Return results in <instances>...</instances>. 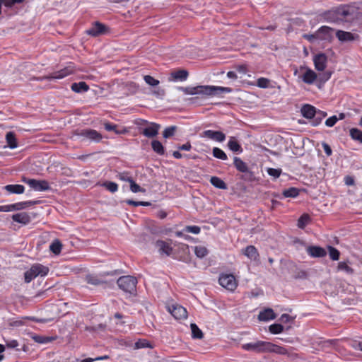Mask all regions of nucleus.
Instances as JSON below:
<instances>
[{
  "instance_id": "nucleus-1",
  "label": "nucleus",
  "mask_w": 362,
  "mask_h": 362,
  "mask_svg": "<svg viewBox=\"0 0 362 362\" xmlns=\"http://www.w3.org/2000/svg\"><path fill=\"white\" fill-rule=\"evenodd\" d=\"M358 13V8L354 5H343L335 9L325 11L321 14V17L327 22L338 23L351 21L357 17Z\"/></svg>"
},
{
  "instance_id": "nucleus-2",
  "label": "nucleus",
  "mask_w": 362,
  "mask_h": 362,
  "mask_svg": "<svg viewBox=\"0 0 362 362\" xmlns=\"http://www.w3.org/2000/svg\"><path fill=\"white\" fill-rule=\"evenodd\" d=\"M180 90L187 95H204L208 96L219 95L225 93H230L232 89L228 87L214 86H198L195 87H180Z\"/></svg>"
},
{
  "instance_id": "nucleus-3",
  "label": "nucleus",
  "mask_w": 362,
  "mask_h": 362,
  "mask_svg": "<svg viewBox=\"0 0 362 362\" xmlns=\"http://www.w3.org/2000/svg\"><path fill=\"white\" fill-rule=\"evenodd\" d=\"M49 271V268L46 266H44L41 264H34L28 271L25 272V282L30 283L32 280L38 276H45L48 274Z\"/></svg>"
},
{
  "instance_id": "nucleus-4",
  "label": "nucleus",
  "mask_w": 362,
  "mask_h": 362,
  "mask_svg": "<svg viewBox=\"0 0 362 362\" xmlns=\"http://www.w3.org/2000/svg\"><path fill=\"white\" fill-rule=\"evenodd\" d=\"M117 285L124 292L133 293L136 291L137 280L132 276H123L117 279Z\"/></svg>"
},
{
  "instance_id": "nucleus-5",
  "label": "nucleus",
  "mask_w": 362,
  "mask_h": 362,
  "mask_svg": "<svg viewBox=\"0 0 362 362\" xmlns=\"http://www.w3.org/2000/svg\"><path fill=\"white\" fill-rule=\"evenodd\" d=\"M75 134L81 138V141H88L90 142L98 143L103 139L100 133L91 129H78Z\"/></svg>"
},
{
  "instance_id": "nucleus-6",
  "label": "nucleus",
  "mask_w": 362,
  "mask_h": 362,
  "mask_svg": "<svg viewBox=\"0 0 362 362\" xmlns=\"http://www.w3.org/2000/svg\"><path fill=\"white\" fill-rule=\"evenodd\" d=\"M22 181L28 184L33 190L37 192H45L50 189V186L47 180H38L23 177Z\"/></svg>"
},
{
  "instance_id": "nucleus-7",
  "label": "nucleus",
  "mask_w": 362,
  "mask_h": 362,
  "mask_svg": "<svg viewBox=\"0 0 362 362\" xmlns=\"http://www.w3.org/2000/svg\"><path fill=\"white\" fill-rule=\"evenodd\" d=\"M268 341H257L244 344L242 348L245 351H254L256 353H267Z\"/></svg>"
},
{
  "instance_id": "nucleus-8",
  "label": "nucleus",
  "mask_w": 362,
  "mask_h": 362,
  "mask_svg": "<svg viewBox=\"0 0 362 362\" xmlns=\"http://www.w3.org/2000/svg\"><path fill=\"white\" fill-rule=\"evenodd\" d=\"M218 282L221 286L229 291H234L237 287L236 280L233 274H221Z\"/></svg>"
},
{
  "instance_id": "nucleus-9",
  "label": "nucleus",
  "mask_w": 362,
  "mask_h": 362,
  "mask_svg": "<svg viewBox=\"0 0 362 362\" xmlns=\"http://www.w3.org/2000/svg\"><path fill=\"white\" fill-rule=\"evenodd\" d=\"M316 35L319 41L331 42L334 37V29L328 26H321L316 31Z\"/></svg>"
},
{
  "instance_id": "nucleus-10",
  "label": "nucleus",
  "mask_w": 362,
  "mask_h": 362,
  "mask_svg": "<svg viewBox=\"0 0 362 362\" xmlns=\"http://www.w3.org/2000/svg\"><path fill=\"white\" fill-rule=\"evenodd\" d=\"M74 72V67L72 66H68L59 71L53 72L52 74L47 76L45 78L49 81L54 79H62L64 77L73 74Z\"/></svg>"
},
{
  "instance_id": "nucleus-11",
  "label": "nucleus",
  "mask_w": 362,
  "mask_h": 362,
  "mask_svg": "<svg viewBox=\"0 0 362 362\" xmlns=\"http://www.w3.org/2000/svg\"><path fill=\"white\" fill-rule=\"evenodd\" d=\"M201 137H206L211 140L222 142L226 139V135L222 132L205 130L201 134Z\"/></svg>"
},
{
  "instance_id": "nucleus-12",
  "label": "nucleus",
  "mask_w": 362,
  "mask_h": 362,
  "mask_svg": "<svg viewBox=\"0 0 362 362\" xmlns=\"http://www.w3.org/2000/svg\"><path fill=\"white\" fill-rule=\"evenodd\" d=\"M306 252L309 256L313 258L324 257L327 255L325 249L317 245L308 246L306 247Z\"/></svg>"
},
{
  "instance_id": "nucleus-13",
  "label": "nucleus",
  "mask_w": 362,
  "mask_h": 362,
  "mask_svg": "<svg viewBox=\"0 0 362 362\" xmlns=\"http://www.w3.org/2000/svg\"><path fill=\"white\" fill-rule=\"evenodd\" d=\"M313 62L317 71H324L327 66V57L324 53L317 54L314 57Z\"/></svg>"
},
{
  "instance_id": "nucleus-14",
  "label": "nucleus",
  "mask_w": 362,
  "mask_h": 362,
  "mask_svg": "<svg viewBox=\"0 0 362 362\" xmlns=\"http://www.w3.org/2000/svg\"><path fill=\"white\" fill-rule=\"evenodd\" d=\"M169 311L175 319L181 320L187 317V310L180 305H172L169 308Z\"/></svg>"
},
{
  "instance_id": "nucleus-15",
  "label": "nucleus",
  "mask_w": 362,
  "mask_h": 362,
  "mask_svg": "<svg viewBox=\"0 0 362 362\" xmlns=\"http://www.w3.org/2000/svg\"><path fill=\"white\" fill-rule=\"evenodd\" d=\"M106 31V26L99 22H95L90 28L87 30L86 33L90 36L97 37L103 35Z\"/></svg>"
},
{
  "instance_id": "nucleus-16",
  "label": "nucleus",
  "mask_w": 362,
  "mask_h": 362,
  "mask_svg": "<svg viewBox=\"0 0 362 362\" xmlns=\"http://www.w3.org/2000/svg\"><path fill=\"white\" fill-rule=\"evenodd\" d=\"M300 69L305 70L301 77L303 81L307 84H313L317 77L316 73L313 70L303 66L300 67Z\"/></svg>"
},
{
  "instance_id": "nucleus-17",
  "label": "nucleus",
  "mask_w": 362,
  "mask_h": 362,
  "mask_svg": "<svg viewBox=\"0 0 362 362\" xmlns=\"http://www.w3.org/2000/svg\"><path fill=\"white\" fill-rule=\"evenodd\" d=\"M160 127V126L156 123H151L148 127L144 128L141 133L148 138H153L158 134Z\"/></svg>"
},
{
  "instance_id": "nucleus-18",
  "label": "nucleus",
  "mask_w": 362,
  "mask_h": 362,
  "mask_svg": "<svg viewBox=\"0 0 362 362\" xmlns=\"http://www.w3.org/2000/svg\"><path fill=\"white\" fill-rule=\"evenodd\" d=\"M243 254L250 260L255 262L259 261V252L257 248L253 245L247 246L244 250Z\"/></svg>"
},
{
  "instance_id": "nucleus-19",
  "label": "nucleus",
  "mask_w": 362,
  "mask_h": 362,
  "mask_svg": "<svg viewBox=\"0 0 362 362\" xmlns=\"http://www.w3.org/2000/svg\"><path fill=\"white\" fill-rule=\"evenodd\" d=\"M336 36L341 42H351L355 40L358 37V35H355L350 32L343 30H337Z\"/></svg>"
},
{
  "instance_id": "nucleus-20",
  "label": "nucleus",
  "mask_w": 362,
  "mask_h": 362,
  "mask_svg": "<svg viewBox=\"0 0 362 362\" xmlns=\"http://www.w3.org/2000/svg\"><path fill=\"white\" fill-rule=\"evenodd\" d=\"M267 353H275L280 355H286L288 354V351L284 346H281L268 341Z\"/></svg>"
},
{
  "instance_id": "nucleus-21",
  "label": "nucleus",
  "mask_w": 362,
  "mask_h": 362,
  "mask_svg": "<svg viewBox=\"0 0 362 362\" xmlns=\"http://www.w3.org/2000/svg\"><path fill=\"white\" fill-rule=\"evenodd\" d=\"M12 219L13 221L22 223L23 225L28 224L31 221L30 216L25 212L13 214L12 216Z\"/></svg>"
},
{
  "instance_id": "nucleus-22",
  "label": "nucleus",
  "mask_w": 362,
  "mask_h": 362,
  "mask_svg": "<svg viewBox=\"0 0 362 362\" xmlns=\"http://www.w3.org/2000/svg\"><path fill=\"white\" fill-rule=\"evenodd\" d=\"M316 109L311 105H304L301 108V114L302 115L308 119H313L316 115Z\"/></svg>"
},
{
  "instance_id": "nucleus-23",
  "label": "nucleus",
  "mask_w": 362,
  "mask_h": 362,
  "mask_svg": "<svg viewBox=\"0 0 362 362\" xmlns=\"http://www.w3.org/2000/svg\"><path fill=\"white\" fill-rule=\"evenodd\" d=\"M156 246L159 249V252L162 254H165L168 256H170L172 253L173 248L172 247L163 240H158L156 242Z\"/></svg>"
},
{
  "instance_id": "nucleus-24",
  "label": "nucleus",
  "mask_w": 362,
  "mask_h": 362,
  "mask_svg": "<svg viewBox=\"0 0 362 362\" xmlns=\"http://www.w3.org/2000/svg\"><path fill=\"white\" fill-rule=\"evenodd\" d=\"M276 317V315L273 310L271 308L265 309L264 310L259 313L258 319L260 321H268L269 320H274Z\"/></svg>"
},
{
  "instance_id": "nucleus-25",
  "label": "nucleus",
  "mask_w": 362,
  "mask_h": 362,
  "mask_svg": "<svg viewBox=\"0 0 362 362\" xmlns=\"http://www.w3.org/2000/svg\"><path fill=\"white\" fill-rule=\"evenodd\" d=\"M6 141L8 146L11 149H14L18 147L17 139L13 132H8L6 133Z\"/></svg>"
},
{
  "instance_id": "nucleus-26",
  "label": "nucleus",
  "mask_w": 362,
  "mask_h": 362,
  "mask_svg": "<svg viewBox=\"0 0 362 362\" xmlns=\"http://www.w3.org/2000/svg\"><path fill=\"white\" fill-rule=\"evenodd\" d=\"M71 90H73L75 93H84L88 90L89 86L88 84L84 81H81L78 83H74L71 84Z\"/></svg>"
},
{
  "instance_id": "nucleus-27",
  "label": "nucleus",
  "mask_w": 362,
  "mask_h": 362,
  "mask_svg": "<svg viewBox=\"0 0 362 362\" xmlns=\"http://www.w3.org/2000/svg\"><path fill=\"white\" fill-rule=\"evenodd\" d=\"M4 189L10 194H23L25 190V187L22 185H7L4 187Z\"/></svg>"
},
{
  "instance_id": "nucleus-28",
  "label": "nucleus",
  "mask_w": 362,
  "mask_h": 362,
  "mask_svg": "<svg viewBox=\"0 0 362 362\" xmlns=\"http://www.w3.org/2000/svg\"><path fill=\"white\" fill-rule=\"evenodd\" d=\"M233 164L235 168L241 172V173H248L249 168L247 167V165L246 163H245L243 160H242L238 157H234L233 158Z\"/></svg>"
},
{
  "instance_id": "nucleus-29",
  "label": "nucleus",
  "mask_w": 362,
  "mask_h": 362,
  "mask_svg": "<svg viewBox=\"0 0 362 362\" xmlns=\"http://www.w3.org/2000/svg\"><path fill=\"white\" fill-rule=\"evenodd\" d=\"M30 337L34 340L35 342L44 344L52 341L54 338L52 337H47L43 335H39L35 334H31Z\"/></svg>"
},
{
  "instance_id": "nucleus-30",
  "label": "nucleus",
  "mask_w": 362,
  "mask_h": 362,
  "mask_svg": "<svg viewBox=\"0 0 362 362\" xmlns=\"http://www.w3.org/2000/svg\"><path fill=\"white\" fill-rule=\"evenodd\" d=\"M210 182L216 188H218L220 189H228V186L225 183V182L218 177H216V176L211 177L210 179Z\"/></svg>"
},
{
  "instance_id": "nucleus-31",
  "label": "nucleus",
  "mask_w": 362,
  "mask_h": 362,
  "mask_svg": "<svg viewBox=\"0 0 362 362\" xmlns=\"http://www.w3.org/2000/svg\"><path fill=\"white\" fill-rule=\"evenodd\" d=\"M151 147L153 151L158 155L163 156L165 154V148L161 142H160L159 141L153 140L151 141Z\"/></svg>"
},
{
  "instance_id": "nucleus-32",
  "label": "nucleus",
  "mask_w": 362,
  "mask_h": 362,
  "mask_svg": "<svg viewBox=\"0 0 362 362\" xmlns=\"http://www.w3.org/2000/svg\"><path fill=\"white\" fill-rule=\"evenodd\" d=\"M171 76L175 80H179V81H185L187 78L188 72L186 70L180 69V70L172 72Z\"/></svg>"
},
{
  "instance_id": "nucleus-33",
  "label": "nucleus",
  "mask_w": 362,
  "mask_h": 362,
  "mask_svg": "<svg viewBox=\"0 0 362 362\" xmlns=\"http://www.w3.org/2000/svg\"><path fill=\"white\" fill-rule=\"evenodd\" d=\"M337 271L344 272L346 274L352 275L354 273V269H352L347 262H340L337 265Z\"/></svg>"
},
{
  "instance_id": "nucleus-34",
  "label": "nucleus",
  "mask_w": 362,
  "mask_h": 362,
  "mask_svg": "<svg viewBox=\"0 0 362 362\" xmlns=\"http://www.w3.org/2000/svg\"><path fill=\"white\" fill-rule=\"evenodd\" d=\"M228 146L233 152L241 153L243 148L234 137H231L228 143Z\"/></svg>"
},
{
  "instance_id": "nucleus-35",
  "label": "nucleus",
  "mask_w": 362,
  "mask_h": 362,
  "mask_svg": "<svg viewBox=\"0 0 362 362\" xmlns=\"http://www.w3.org/2000/svg\"><path fill=\"white\" fill-rule=\"evenodd\" d=\"M299 189L292 187L284 189L282 192V194L284 197L295 198L299 195Z\"/></svg>"
},
{
  "instance_id": "nucleus-36",
  "label": "nucleus",
  "mask_w": 362,
  "mask_h": 362,
  "mask_svg": "<svg viewBox=\"0 0 362 362\" xmlns=\"http://www.w3.org/2000/svg\"><path fill=\"white\" fill-rule=\"evenodd\" d=\"M86 281L88 284L94 286H98L104 283L100 278L94 274H88L86 276Z\"/></svg>"
},
{
  "instance_id": "nucleus-37",
  "label": "nucleus",
  "mask_w": 362,
  "mask_h": 362,
  "mask_svg": "<svg viewBox=\"0 0 362 362\" xmlns=\"http://www.w3.org/2000/svg\"><path fill=\"white\" fill-rule=\"evenodd\" d=\"M190 327L192 331V337L193 339H201L203 338V332L196 324L192 323Z\"/></svg>"
},
{
  "instance_id": "nucleus-38",
  "label": "nucleus",
  "mask_w": 362,
  "mask_h": 362,
  "mask_svg": "<svg viewBox=\"0 0 362 362\" xmlns=\"http://www.w3.org/2000/svg\"><path fill=\"white\" fill-rule=\"evenodd\" d=\"M350 136L352 139L359 141L362 144V131L357 128L350 129Z\"/></svg>"
},
{
  "instance_id": "nucleus-39",
  "label": "nucleus",
  "mask_w": 362,
  "mask_h": 362,
  "mask_svg": "<svg viewBox=\"0 0 362 362\" xmlns=\"http://www.w3.org/2000/svg\"><path fill=\"white\" fill-rule=\"evenodd\" d=\"M62 245L58 240H54L49 245V250L55 255H59L61 252Z\"/></svg>"
},
{
  "instance_id": "nucleus-40",
  "label": "nucleus",
  "mask_w": 362,
  "mask_h": 362,
  "mask_svg": "<svg viewBox=\"0 0 362 362\" xmlns=\"http://www.w3.org/2000/svg\"><path fill=\"white\" fill-rule=\"evenodd\" d=\"M36 203V201L22 202L13 204V206H15V211H18L35 204Z\"/></svg>"
},
{
  "instance_id": "nucleus-41",
  "label": "nucleus",
  "mask_w": 362,
  "mask_h": 362,
  "mask_svg": "<svg viewBox=\"0 0 362 362\" xmlns=\"http://www.w3.org/2000/svg\"><path fill=\"white\" fill-rule=\"evenodd\" d=\"M194 253L197 257L203 258L208 254V250L205 247L198 245L194 247Z\"/></svg>"
},
{
  "instance_id": "nucleus-42",
  "label": "nucleus",
  "mask_w": 362,
  "mask_h": 362,
  "mask_svg": "<svg viewBox=\"0 0 362 362\" xmlns=\"http://www.w3.org/2000/svg\"><path fill=\"white\" fill-rule=\"evenodd\" d=\"M212 153H213V156L216 158L223 160L228 159V157H227V155L226 154V153L223 150H221V148H219L218 147H214L213 148Z\"/></svg>"
},
{
  "instance_id": "nucleus-43",
  "label": "nucleus",
  "mask_w": 362,
  "mask_h": 362,
  "mask_svg": "<svg viewBox=\"0 0 362 362\" xmlns=\"http://www.w3.org/2000/svg\"><path fill=\"white\" fill-rule=\"evenodd\" d=\"M101 186L105 187L108 191L114 193L118 190V185L117 183L111 181H106L101 184Z\"/></svg>"
},
{
  "instance_id": "nucleus-44",
  "label": "nucleus",
  "mask_w": 362,
  "mask_h": 362,
  "mask_svg": "<svg viewBox=\"0 0 362 362\" xmlns=\"http://www.w3.org/2000/svg\"><path fill=\"white\" fill-rule=\"evenodd\" d=\"M327 249L331 259L337 261L339 259L340 252L337 248L332 246H328Z\"/></svg>"
},
{
  "instance_id": "nucleus-45",
  "label": "nucleus",
  "mask_w": 362,
  "mask_h": 362,
  "mask_svg": "<svg viewBox=\"0 0 362 362\" xmlns=\"http://www.w3.org/2000/svg\"><path fill=\"white\" fill-rule=\"evenodd\" d=\"M326 116L327 113L325 112L322 110L317 111L315 117H313V126L318 125L321 122L322 118L325 117Z\"/></svg>"
},
{
  "instance_id": "nucleus-46",
  "label": "nucleus",
  "mask_w": 362,
  "mask_h": 362,
  "mask_svg": "<svg viewBox=\"0 0 362 362\" xmlns=\"http://www.w3.org/2000/svg\"><path fill=\"white\" fill-rule=\"evenodd\" d=\"M310 216L308 214L302 215L298 220V227L299 228H304L305 226L309 223Z\"/></svg>"
},
{
  "instance_id": "nucleus-47",
  "label": "nucleus",
  "mask_w": 362,
  "mask_h": 362,
  "mask_svg": "<svg viewBox=\"0 0 362 362\" xmlns=\"http://www.w3.org/2000/svg\"><path fill=\"white\" fill-rule=\"evenodd\" d=\"M269 330L274 334H280L284 331V327L281 324H273L269 326Z\"/></svg>"
},
{
  "instance_id": "nucleus-48",
  "label": "nucleus",
  "mask_w": 362,
  "mask_h": 362,
  "mask_svg": "<svg viewBox=\"0 0 362 362\" xmlns=\"http://www.w3.org/2000/svg\"><path fill=\"white\" fill-rule=\"evenodd\" d=\"M177 127L175 126H170L165 128L163 132V136L165 139L170 138L175 134Z\"/></svg>"
},
{
  "instance_id": "nucleus-49",
  "label": "nucleus",
  "mask_w": 362,
  "mask_h": 362,
  "mask_svg": "<svg viewBox=\"0 0 362 362\" xmlns=\"http://www.w3.org/2000/svg\"><path fill=\"white\" fill-rule=\"evenodd\" d=\"M267 172L269 175L273 177L274 179H276L279 177L282 173V170L280 168H268L267 169Z\"/></svg>"
},
{
  "instance_id": "nucleus-50",
  "label": "nucleus",
  "mask_w": 362,
  "mask_h": 362,
  "mask_svg": "<svg viewBox=\"0 0 362 362\" xmlns=\"http://www.w3.org/2000/svg\"><path fill=\"white\" fill-rule=\"evenodd\" d=\"M127 204L132 205L134 206H149L151 204L148 202H136L132 199H127L124 201Z\"/></svg>"
},
{
  "instance_id": "nucleus-51",
  "label": "nucleus",
  "mask_w": 362,
  "mask_h": 362,
  "mask_svg": "<svg viewBox=\"0 0 362 362\" xmlns=\"http://www.w3.org/2000/svg\"><path fill=\"white\" fill-rule=\"evenodd\" d=\"M144 79L145 81V82L151 86H156L159 84V81L154 78L153 76H150V75H146L144 76Z\"/></svg>"
},
{
  "instance_id": "nucleus-52",
  "label": "nucleus",
  "mask_w": 362,
  "mask_h": 362,
  "mask_svg": "<svg viewBox=\"0 0 362 362\" xmlns=\"http://www.w3.org/2000/svg\"><path fill=\"white\" fill-rule=\"evenodd\" d=\"M104 127H105V130H107V132L112 131V132H115L117 134H123L125 132V131H118L117 129L116 124H113L108 123V122L105 123Z\"/></svg>"
},
{
  "instance_id": "nucleus-53",
  "label": "nucleus",
  "mask_w": 362,
  "mask_h": 362,
  "mask_svg": "<svg viewBox=\"0 0 362 362\" xmlns=\"http://www.w3.org/2000/svg\"><path fill=\"white\" fill-rule=\"evenodd\" d=\"M130 189L134 193L146 192L145 189L141 187L133 180L130 182Z\"/></svg>"
},
{
  "instance_id": "nucleus-54",
  "label": "nucleus",
  "mask_w": 362,
  "mask_h": 362,
  "mask_svg": "<svg viewBox=\"0 0 362 362\" xmlns=\"http://www.w3.org/2000/svg\"><path fill=\"white\" fill-rule=\"evenodd\" d=\"M270 81L266 78H259L257 81V86L262 88H267L269 86Z\"/></svg>"
},
{
  "instance_id": "nucleus-55",
  "label": "nucleus",
  "mask_w": 362,
  "mask_h": 362,
  "mask_svg": "<svg viewBox=\"0 0 362 362\" xmlns=\"http://www.w3.org/2000/svg\"><path fill=\"white\" fill-rule=\"evenodd\" d=\"M135 347L136 349L148 348L151 347L150 343L146 339H139L135 343Z\"/></svg>"
},
{
  "instance_id": "nucleus-56",
  "label": "nucleus",
  "mask_w": 362,
  "mask_h": 362,
  "mask_svg": "<svg viewBox=\"0 0 362 362\" xmlns=\"http://www.w3.org/2000/svg\"><path fill=\"white\" fill-rule=\"evenodd\" d=\"M184 230L193 234H199L201 231V228L197 226H187L185 228Z\"/></svg>"
},
{
  "instance_id": "nucleus-57",
  "label": "nucleus",
  "mask_w": 362,
  "mask_h": 362,
  "mask_svg": "<svg viewBox=\"0 0 362 362\" xmlns=\"http://www.w3.org/2000/svg\"><path fill=\"white\" fill-rule=\"evenodd\" d=\"M6 346L9 349H16L17 351L20 350L18 348L19 346V344H18V341L16 339L6 340Z\"/></svg>"
},
{
  "instance_id": "nucleus-58",
  "label": "nucleus",
  "mask_w": 362,
  "mask_h": 362,
  "mask_svg": "<svg viewBox=\"0 0 362 362\" xmlns=\"http://www.w3.org/2000/svg\"><path fill=\"white\" fill-rule=\"evenodd\" d=\"M303 37L311 43L319 41L316 35V32L313 34H304Z\"/></svg>"
},
{
  "instance_id": "nucleus-59",
  "label": "nucleus",
  "mask_w": 362,
  "mask_h": 362,
  "mask_svg": "<svg viewBox=\"0 0 362 362\" xmlns=\"http://www.w3.org/2000/svg\"><path fill=\"white\" fill-rule=\"evenodd\" d=\"M337 121H338V118L337 116H335V115L332 116L326 119L325 125L329 127H332L337 123Z\"/></svg>"
},
{
  "instance_id": "nucleus-60",
  "label": "nucleus",
  "mask_w": 362,
  "mask_h": 362,
  "mask_svg": "<svg viewBox=\"0 0 362 362\" xmlns=\"http://www.w3.org/2000/svg\"><path fill=\"white\" fill-rule=\"evenodd\" d=\"M25 0H5L6 7V8H12L16 4H21Z\"/></svg>"
},
{
  "instance_id": "nucleus-61",
  "label": "nucleus",
  "mask_w": 362,
  "mask_h": 362,
  "mask_svg": "<svg viewBox=\"0 0 362 362\" xmlns=\"http://www.w3.org/2000/svg\"><path fill=\"white\" fill-rule=\"evenodd\" d=\"M322 146L323 148L325 153H326V155L327 156H330L332 154V148L328 144H327L326 142H322Z\"/></svg>"
},
{
  "instance_id": "nucleus-62",
  "label": "nucleus",
  "mask_w": 362,
  "mask_h": 362,
  "mask_svg": "<svg viewBox=\"0 0 362 362\" xmlns=\"http://www.w3.org/2000/svg\"><path fill=\"white\" fill-rule=\"evenodd\" d=\"M11 211H15V206H13V204L0 206V211L8 212Z\"/></svg>"
},
{
  "instance_id": "nucleus-63",
  "label": "nucleus",
  "mask_w": 362,
  "mask_h": 362,
  "mask_svg": "<svg viewBox=\"0 0 362 362\" xmlns=\"http://www.w3.org/2000/svg\"><path fill=\"white\" fill-rule=\"evenodd\" d=\"M331 75H332V72L326 71L320 76V81L325 82L330 78Z\"/></svg>"
},
{
  "instance_id": "nucleus-64",
  "label": "nucleus",
  "mask_w": 362,
  "mask_h": 362,
  "mask_svg": "<svg viewBox=\"0 0 362 362\" xmlns=\"http://www.w3.org/2000/svg\"><path fill=\"white\" fill-rule=\"evenodd\" d=\"M177 148L180 151H190L192 148V145L190 142L188 141L185 144L178 146Z\"/></svg>"
}]
</instances>
